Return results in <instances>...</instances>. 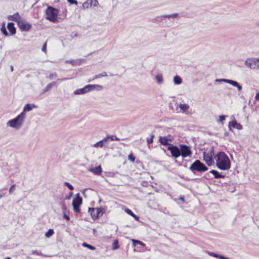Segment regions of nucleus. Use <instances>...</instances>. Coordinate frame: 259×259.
I'll list each match as a JSON object with an SVG mask.
<instances>
[{"mask_svg":"<svg viewBox=\"0 0 259 259\" xmlns=\"http://www.w3.org/2000/svg\"><path fill=\"white\" fill-rule=\"evenodd\" d=\"M59 11L52 6H48L46 10V19L53 23H56L58 21V15Z\"/></svg>","mask_w":259,"mask_h":259,"instance_id":"1","label":"nucleus"},{"mask_svg":"<svg viewBox=\"0 0 259 259\" xmlns=\"http://www.w3.org/2000/svg\"><path fill=\"white\" fill-rule=\"evenodd\" d=\"M25 117V113L24 112H22L16 118L9 120L8 124L12 127L19 128L21 126Z\"/></svg>","mask_w":259,"mask_h":259,"instance_id":"2","label":"nucleus"},{"mask_svg":"<svg viewBox=\"0 0 259 259\" xmlns=\"http://www.w3.org/2000/svg\"><path fill=\"white\" fill-rule=\"evenodd\" d=\"M103 89V87L99 84H88L82 89H78L74 92L75 95L84 94L93 90L97 89L101 90Z\"/></svg>","mask_w":259,"mask_h":259,"instance_id":"3","label":"nucleus"},{"mask_svg":"<svg viewBox=\"0 0 259 259\" xmlns=\"http://www.w3.org/2000/svg\"><path fill=\"white\" fill-rule=\"evenodd\" d=\"M89 212L92 217V218L95 220L98 219L100 217H101L104 212V210L102 207L100 208H89Z\"/></svg>","mask_w":259,"mask_h":259,"instance_id":"4","label":"nucleus"},{"mask_svg":"<svg viewBox=\"0 0 259 259\" xmlns=\"http://www.w3.org/2000/svg\"><path fill=\"white\" fill-rule=\"evenodd\" d=\"M190 169L193 173H195V171H205L208 168L203 163H192Z\"/></svg>","mask_w":259,"mask_h":259,"instance_id":"5","label":"nucleus"},{"mask_svg":"<svg viewBox=\"0 0 259 259\" xmlns=\"http://www.w3.org/2000/svg\"><path fill=\"white\" fill-rule=\"evenodd\" d=\"M181 155L183 157H190L192 155V151L189 146L181 144L180 145Z\"/></svg>","mask_w":259,"mask_h":259,"instance_id":"6","label":"nucleus"},{"mask_svg":"<svg viewBox=\"0 0 259 259\" xmlns=\"http://www.w3.org/2000/svg\"><path fill=\"white\" fill-rule=\"evenodd\" d=\"M17 25L19 29L23 31H29L32 27L31 24L24 19H23Z\"/></svg>","mask_w":259,"mask_h":259,"instance_id":"7","label":"nucleus"},{"mask_svg":"<svg viewBox=\"0 0 259 259\" xmlns=\"http://www.w3.org/2000/svg\"><path fill=\"white\" fill-rule=\"evenodd\" d=\"M216 162H230L228 156L223 152H219L215 156Z\"/></svg>","mask_w":259,"mask_h":259,"instance_id":"8","label":"nucleus"},{"mask_svg":"<svg viewBox=\"0 0 259 259\" xmlns=\"http://www.w3.org/2000/svg\"><path fill=\"white\" fill-rule=\"evenodd\" d=\"M213 154V150L205 151L203 152V160L205 162H213L212 156Z\"/></svg>","mask_w":259,"mask_h":259,"instance_id":"9","label":"nucleus"},{"mask_svg":"<svg viewBox=\"0 0 259 259\" xmlns=\"http://www.w3.org/2000/svg\"><path fill=\"white\" fill-rule=\"evenodd\" d=\"M168 150L170 151L172 156L177 158L181 155L180 148L176 146H169Z\"/></svg>","mask_w":259,"mask_h":259,"instance_id":"10","label":"nucleus"},{"mask_svg":"<svg viewBox=\"0 0 259 259\" xmlns=\"http://www.w3.org/2000/svg\"><path fill=\"white\" fill-rule=\"evenodd\" d=\"M23 18L17 12L12 15H9L8 17V19L10 21H13L17 23L18 24Z\"/></svg>","mask_w":259,"mask_h":259,"instance_id":"11","label":"nucleus"},{"mask_svg":"<svg viewBox=\"0 0 259 259\" xmlns=\"http://www.w3.org/2000/svg\"><path fill=\"white\" fill-rule=\"evenodd\" d=\"M88 170L89 171L92 172L96 175H100L102 171V168L100 165L90 168Z\"/></svg>","mask_w":259,"mask_h":259,"instance_id":"12","label":"nucleus"},{"mask_svg":"<svg viewBox=\"0 0 259 259\" xmlns=\"http://www.w3.org/2000/svg\"><path fill=\"white\" fill-rule=\"evenodd\" d=\"M217 166L222 170L229 169L231 167V163H216Z\"/></svg>","mask_w":259,"mask_h":259,"instance_id":"13","label":"nucleus"},{"mask_svg":"<svg viewBox=\"0 0 259 259\" xmlns=\"http://www.w3.org/2000/svg\"><path fill=\"white\" fill-rule=\"evenodd\" d=\"M7 28L9 30L11 35H14L16 33V28L14 24L12 22H9L7 25Z\"/></svg>","mask_w":259,"mask_h":259,"instance_id":"14","label":"nucleus"},{"mask_svg":"<svg viewBox=\"0 0 259 259\" xmlns=\"http://www.w3.org/2000/svg\"><path fill=\"white\" fill-rule=\"evenodd\" d=\"M72 203L76 205L79 206L81 204L82 198L80 196H79V193H78L76 195V197L74 199H73Z\"/></svg>","mask_w":259,"mask_h":259,"instance_id":"15","label":"nucleus"},{"mask_svg":"<svg viewBox=\"0 0 259 259\" xmlns=\"http://www.w3.org/2000/svg\"><path fill=\"white\" fill-rule=\"evenodd\" d=\"M225 81L232 84L234 87H236L239 91H240L242 89V87L239 83L234 80H229V79H225Z\"/></svg>","mask_w":259,"mask_h":259,"instance_id":"16","label":"nucleus"},{"mask_svg":"<svg viewBox=\"0 0 259 259\" xmlns=\"http://www.w3.org/2000/svg\"><path fill=\"white\" fill-rule=\"evenodd\" d=\"M209 172L213 175L215 179L224 178L225 177V175L220 174L215 170H211Z\"/></svg>","mask_w":259,"mask_h":259,"instance_id":"17","label":"nucleus"},{"mask_svg":"<svg viewBox=\"0 0 259 259\" xmlns=\"http://www.w3.org/2000/svg\"><path fill=\"white\" fill-rule=\"evenodd\" d=\"M229 125L237 130H241L242 127V125L240 123H237L235 120L230 122Z\"/></svg>","mask_w":259,"mask_h":259,"instance_id":"18","label":"nucleus"},{"mask_svg":"<svg viewBox=\"0 0 259 259\" xmlns=\"http://www.w3.org/2000/svg\"><path fill=\"white\" fill-rule=\"evenodd\" d=\"M107 138H104L103 140L97 142L94 145L95 147H102L104 146V143L107 142Z\"/></svg>","mask_w":259,"mask_h":259,"instance_id":"19","label":"nucleus"},{"mask_svg":"<svg viewBox=\"0 0 259 259\" xmlns=\"http://www.w3.org/2000/svg\"><path fill=\"white\" fill-rule=\"evenodd\" d=\"M92 7V0H87L84 2L82 5V7L83 9H89Z\"/></svg>","mask_w":259,"mask_h":259,"instance_id":"20","label":"nucleus"},{"mask_svg":"<svg viewBox=\"0 0 259 259\" xmlns=\"http://www.w3.org/2000/svg\"><path fill=\"white\" fill-rule=\"evenodd\" d=\"M125 211L129 215L132 216L136 221H138L139 220V217L135 214L131 209L126 208L125 209Z\"/></svg>","mask_w":259,"mask_h":259,"instance_id":"21","label":"nucleus"},{"mask_svg":"<svg viewBox=\"0 0 259 259\" xmlns=\"http://www.w3.org/2000/svg\"><path fill=\"white\" fill-rule=\"evenodd\" d=\"M168 140L165 137H160L159 138V142L163 145H168Z\"/></svg>","mask_w":259,"mask_h":259,"instance_id":"22","label":"nucleus"},{"mask_svg":"<svg viewBox=\"0 0 259 259\" xmlns=\"http://www.w3.org/2000/svg\"><path fill=\"white\" fill-rule=\"evenodd\" d=\"M132 242H133V245L134 246H136L138 244L140 245L142 247L145 246V244L141 241H139L138 240H135V239H132Z\"/></svg>","mask_w":259,"mask_h":259,"instance_id":"23","label":"nucleus"},{"mask_svg":"<svg viewBox=\"0 0 259 259\" xmlns=\"http://www.w3.org/2000/svg\"><path fill=\"white\" fill-rule=\"evenodd\" d=\"M179 108L183 112H185L189 108V106L186 104H181L179 105Z\"/></svg>","mask_w":259,"mask_h":259,"instance_id":"24","label":"nucleus"},{"mask_svg":"<svg viewBox=\"0 0 259 259\" xmlns=\"http://www.w3.org/2000/svg\"><path fill=\"white\" fill-rule=\"evenodd\" d=\"M35 106L34 105H31V104H27L24 108V109H23V111L24 112V111H31L33 107H34Z\"/></svg>","mask_w":259,"mask_h":259,"instance_id":"25","label":"nucleus"},{"mask_svg":"<svg viewBox=\"0 0 259 259\" xmlns=\"http://www.w3.org/2000/svg\"><path fill=\"white\" fill-rule=\"evenodd\" d=\"M1 30L4 35H5V36L8 35V33L7 31V30H6V28L5 27V24L4 23H3L2 24V27L1 29Z\"/></svg>","mask_w":259,"mask_h":259,"instance_id":"26","label":"nucleus"},{"mask_svg":"<svg viewBox=\"0 0 259 259\" xmlns=\"http://www.w3.org/2000/svg\"><path fill=\"white\" fill-rule=\"evenodd\" d=\"M56 85V82L55 81H53L49 84H48L46 88V91H48L50 90L53 87Z\"/></svg>","mask_w":259,"mask_h":259,"instance_id":"27","label":"nucleus"},{"mask_svg":"<svg viewBox=\"0 0 259 259\" xmlns=\"http://www.w3.org/2000/svg\"><path fill=\"white\" fill-rule=\"evenodd\" d=\"M175 84H179L182 82V79L179 76H175L174 78Z\"/></svg>","mask_w":259,"mask_h":259,"instance_id":"28","label":"nucleus"},{"mask_svg":"<svg viewBox=\"0 0 259 259\" xmlns=\"http://www.w3.org/2000/svg\"><path fill=\"white\" fill-rule=\"evenodd\" d=\"M82 246H84V247H87V248H89V249H91L92 250H94L96 249L95 247H94V246H92V245H91L90 244H88L87 243H85V242L82 243Z\"/></svg>","mask_w":259,"mask_h":259,"instance_id":"29","label":"nucleus"},{"mask_svg":"<svg viewBox=\"0 0 259 259\" xmlns=\"http://www.w3.org/2000/svg\"><path fill=\"white\" fill-rule=\"evenodd\" d=\"M54 230L52 229H50L46 233L45 236L46 237L49 238L54 234Z\"/></svg>","mask_w":259,"mask_h":259,"instance_id":"30","label":"nucleus"},{"mask_svg":"<svg viewBox=\"0 0 259 259\" xmlns=\"http://www.w3.org/2000/svg\"><path fill=\"white\" fill-rule=\"evenodd\" d=\"M119 248L118 245V240L116 239L114 241L113 243V247L112 248L113 250H116Z\"/></svg>","mask_w":259,"mask_h":259,"instance_id":"31","label":"nucleus"},{"mask_svg":"<svg viewBox=\"0 0 259 259\" xmlns=\"http://www.w3.org/2000/svg\"><path fill=\"white\" fill-rule=\"evenodd\" d=\"M105 138H107V140L108 139H110L111 141H119V139L116 137L115 136H107Z\"/></svg>","mask_w":259,"mask_h":259,"instance_id":"32","label":"nucleus"},{"mask_svg":"<svg viewBox=\"0 0 259 259\" xmlns=\"http://www.w3.org/2000/svg\"><path fill=\"white\" fill-rule=\"evenodd\" d=\"M209 254L210 255L215 257L216 258H218L219 259H222V258L221 257H223V256L222 255L217 254V253H215L213 252H210Z\"/></svg>","mask_w":259,"mask_h":259,"instance_id":"33","label":"nucleus"},{"mask_svg":"<svg viewBox=\"0 0 259 259\" xmlns=\"http://www.w3.org/2000/svg\"><path fill=\"white\" fill-rule=\"evenodd\" d=\"M72 205H73V210H74V211L75 212H80L79 206L76 205H75L74 204H73V203H72Z\"/></svg>","mask_w":259,"mask_h":259,"instance_id":"34","label":"nucleus"},{"mask_svg":"<svg viewBox=\"0 0 259 259\" xmlns=\"http://www.w3.org/2000/svg\"><path fill=\"white\" fill-rule=\"evenodd\" d=\"M64 185L67 186L69 190H73V189H74L73 187L68 182H64Z\"/></svg>","mask_w":259,"mask_h":259,"instance_id":"35","label":"nucleus"},{"mask_svg":"<svg viewBox=\"0 0 259 259\" xmlns=\"http://www.w3.org/2000/svg\"><path fill=\"white\" fill-rule=\"evenodd\" d=\"M128 158L129 160H130L132 162H134L135 160V157L134 155L133 154V153H131L128 155Z\"/></svg>","mask_w":259,"mask_h":259,"instance_id":"36","label":"nucleus"},{"mask_svg":"<svg viewBox=\"0 0 259 259\" xmlns=\"http://www.w3.org/2000/svg\"><path fill=\"white\" fill-rule=\"evenodd\" d=\"M177 16H178V14L176 13V14H174L172 15H164L163 17L164 18H170V17L175 18V17H176Z\"/></svg>","mask_w":259,"mask_h":259,"instance_id":"37","label":"nucleus"},{"mask_svg":"<svg viewBox=\"0 0 259 259\" xmlns=\"http://www.w3.org/2000/svg\"><path fill=\"white\" fill-rule=\"evenodd\" d=\"M47 41H46L44 44L42 46V51L45 53H47Z\"/></svg>","mask_w":259,"mask_h":259,"instance_id":"38","label":"nucleus"},{"mask_svg":"<svg viewBox=\"0 0 259 259\" xmlns=\"http://www.w3.org/2000/svg\"><path fill=\"white\" fill-rule=\"evenodd\" d=\"M15 187H16V185L15 184H13L10 188L9 189V193L10 194H12L13 192H14V191L15 190Z\"/></svg>","mask_w":259,"mask_h":259,"instance_id":"39","label":"nucleus"},{"mask_svg":"<svg viewBox=\"0 0 259 259\" xmlns=\"http://www.w3.org/2000/svg\"><path fill=\"white\" fill-rule=\"evenodd\" d=\"M57 76V74L56 73H51L49 75V76H48V78L50 79H53L54 78H56V77Z\"/></svg>","mask_w":259,"mask_h":259,"instance_id":"40","label":"nucleus"},{"mask_svg":"<svg viewBox=\"0 0 259 259\" xmlns=\"http://www.w3.org/2000/svg\"><path fill=\"white\" fill-rule=\"evenodd\" d=\"M92 6L96 7L99 5L98 1L97 0H92Z\"/></svg>","mask_w":259,"mask_h":259,"instance_id":"41","label":"nucleus"},{"mask_svg":"<svg viewBox=\"0 0 259 259\" xmlns=\"http://www.w3.org/2000/svg\"><path fill=\"white\" fill-rule=\"evenodd\" d=\"M32 254H36V255H42V254L40 252H39L37 250H33L32 251Z\"/></svg>","mask_w":259,"mask_h":259,"instance_id":"42","label":"nucleus"},{"mask_svg":"<svg viewBox=\"0 0 259 259\" xmlns=\"http://www.w3.org/2000/svg\"><path fill=\"white\" fill-rule=\"evenodd\" d=\"M156 78L159 83H160L162 80V77L161 75H157Z\"/></svg>","mask_w":259,"mask_h":259,"instance_id":"43","label":"nucleus"},{"mask_svg":"<svg viewBox=\"0 0 259 259\" xmlns=\"http://www.w3.org/2000/svg\"><path fill=\"white\" fill-rule=\"evenodd\" d=\"M67 1L70 4H75L77 5V2L76 0H67Z\"/></svg>","mask_w":259,"mask_h":259,"instance_id":"44","label":"nucleus"},{"mask_svg":"<svg viewBox=\"0 0 259 259\" xmlns=\"http://www.w3.org/2000/svg\"><path fill=\"white\" fill-rule=\"evenodd\" d=\"M225 116L224 115H220L219 116V121L222 122L225 120Z\"/></svg>","mask_w":259,"mask_h":259,"instance_id":"45","label":"nucleus"},{"mask_svg":"<svg viewBox=\"0 0 259 259\" xmlns=\"http://www.w3.org/2000/svg\"><path fill=\"white\" fill-rule=\"evenodd\" d=\"M63 217L65 219L68 221L69 220L70 218L69 216H68L65 212L64 213Z\"/></svg>","mask_w":259,"mask_h":259,"instance_id":"46","label":"nucleus"},{"mask_svg":"<svg viewBox=\"0 0 259 259\" xmlns=\"http://www.w3.org/2000/svg\"><path fill=\"white\" fill-rule=\"evenodd\" d=\"M254 99L255 100H258L259 101V92L257 93L254 97Z\"/></svg>","mask_w":259,"mask_h":259,"instance_id":"47","label":"nucleus"},{"mask_svg":"<svg viewBox=\"0 0 259 259\" xmlns=\"http://www.w3.org/2000/svg\"><path fill=\"white\" fill-rule=\"evenodd\" d=\"M251 62H254L253 60L252 59H248L246 61V63L247 64V63H249V64H251Z\"/></svg>","mask_w":259,"mask_h":259,"instance_id":"48","label":"nucleus"},{"mask_svg":"<svg viewBox=\"0 0 259 259\" xmlns=\"http://www.w3.org/2000/svg\"><path fill=\"white\" fill-rule=\"evenodd\" d=\"M5 195V193H1L0 194V198H2Z\"/></svg>","mask_w":259,"mask_h":259,"instance_id":"49","label":"nucleus"},{"mask_svg":"<svg viewBox=\"0 0 259 259\" xmlns=\"http://www.w3.org/2000/svg\"><path fill=\"white\" fill-rule=\"evenodd\" d=\"M221 257L222 258V259H230V258L225 257L224 256H223V257Z\"/></svg>","mask_w":259,"mask_h":259,"instance_id":"50","label":"nucleus"},{"mask_svg":"<svg viewBox=\"0 0 259 259\" xmlns=\"http://www.w3.org/2000/svg\"><path fill=\"white\" fill-rule=\"evenodd\" d=\"M100 76H101L100 75H96V76L95 77L94 79H96V78H98V77H100Z\"/></svg>","mask_w":259,"mask_h":259,"instance_id":"51","label":"nucleus"},{"mask_svg":"<svg viewBox=\"0 0 259 259\" xmlns=\"http://www.w3.org/2000/svg\"><path fill=\"white\" fill-rule=\"evenodd\" d=\"M148 143H152L153 142L152 138L151 140H150V141L148 140Z\"/></svg>","mask_w":259,"mask_h":259,"instance_id":"52","label":"nucleus"},{"mask_svg":"<svg viewBox=\"0 0 259 259\" xmlns=\"http://www.w3.org/2000/svg\"><path fill=\"white\" fill-rule=\"evenodd\" d=\"M206 164H207L208 166H210V165H211L212 163H206Z\"/></svg>","mask_w":259,"mask_h":259,"instance_id":"53","label":"nucleus"},{"mask_svg":"<svg viewBox=\"0 0 259 259\" xmlns=\"http://www.w3.org/2000/svg\"><path fill=\"white\" fill-rule=\"evenodd\" d=\"M11 71H13V66H11Z\"/></svg>","mask_w":259,"mask_h":259,"instance_id":"54","label":"nucleus"},{"mask_svg":"<svg viewBox=\"0 0 259 259\" xmlns=\"http://www.w3.org/2000/svg\"><path fill=\"white\" fill-rule=\"evenodd\" d=\"M194 162H200L199 160H196Z\"/></svg>","mask_w":259,"mask_h":259,"instance_id":"55","label":"nucleus"},{"mask_svg":"<svg viewBox=\"0 0 259 259\" xmlns=\"http://www.w3.org/2000/svg\"><path fill=\"white\" fill-rule=\"evenodd\" d=\"M96 232V229H93V232H94V233H95Z\"/></svg>","mask_w":259,"mask_h":259,"instance_id":"56","label":"nucleus"},{"mask_svg":"<svg viewBox=\"0 0 259 259\" xmlns=\"http://www.w3.org/2000/svg\"><path fill=\"white\" fill-rule=\"evenodd\" d=\"M180 199L182 200H184V198L183 197H181Z\"/></svg>","mask_w":259,"mask_h":259,"instance_id":"57","label":"nucleus"},{"mask_svg":"<svg viewBox=\"0 0 259 259\" xmlns=\"http://www.w3.org/2000/svg\"><path fill=\"white\" fill-rule=\"evenodd\" d=\"M5 259H11V257H6Z\"/></svg>","mask_w":259,"mask_h":259,"instance_id":"58","label":"nucleus"},{"mask_svg":"<svg viewBox=\"0 0 259 259\" xmlns=\"http://www.w3.org/2000/svg\"><path fill=\"white\" fill-rule=\"evenodd\" d=\"M70 197V196H69V197H68V199H69Z\"/></svg>","mask_w":259,"mask_h":259,"instance_id":"59","label":"nucleus"}]
</instances>
